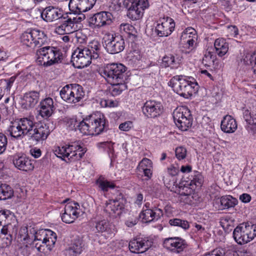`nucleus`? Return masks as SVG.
I'll use <instances>...</instances> for the list:
<instances>
[{
    "label": "nucleus",
    "mask_w": 256,
    "mask_h": 256,
    "mask_svg": "<svg viewBox=\"0 0 256 256\" xmlns=\"http://www.w3.org/2000/svg\"><path fill=\"white\" fill-rule=\"evenodd\" d=\"M21 238L32 244L40 256L48 254L53 248L56 240L55 232L49 229L38 230L32 226L22 227L20 230Z\"/></svg>",
    "instance_id": "1"
},
{
    "label": "nucleus",
    "mask_w": 256,
    "mask_h": 256,
    "mask_svg": "<svg viewBox=\"0 0 256 256\" xmlns=\"http://www.w3.org/2000/svg\"><path fill=\"white\" fill-rule=\"evenodd\" d=\"M168 85L174 92L185 98H188L196 94L199 88L194 78L182 75L173 76L169 82Z\"/></svg>",
    "instance_id": "2"
},
{
    "label": "nucleus",
    "mask_w": 256,
    "mask_h": 256,
    "mask_svg": "<svg viewBox=\"0 0 256 256\" xmlns=\"http://www.w3.org/2000/svg\"><path fill=\"white\" fill-rule=\"evenodd\" d=\"M104 115L97 112L80 122L77 127L83 134L98 135L104 130Z\"/></svg>",
    "instance_id": "3"
},
{
    "label": "nucleus",
    "mask_w": 256,
    "mask_h": 256,
    "mask_svg": "<svg viewBox=\"0 0 256 256\" xmlns=\"http://www.w3.org/2000/svg\"><path fill=\"white\" fill-rule=\"evenodd\" d=\"M86 152V148L80 142H75L68 144H65L56 148L55 154L58 158L67 162L80 160Z\"/></svg>",
    "instance_id": "4"
},
{
    "label": "nucleus",
    "mask_w": 256,
    "mask_h": 256,
    "mask_svg": "<svg viewBox=\"0 0 256 256\" xmlns=\"http://www.w3.org/2000/svg\"><path fill=\"white\" fill-rule=\"evenodd\" d=\"M36 62L40 66H49L60 62L62 54L58 48L46 46L36 50Z\"/></svg>",
    "instance_id": "5"
},
{
    "label": "nucleus",
    "mask_w": 256,
    "mask_h": 256,
    "mask_svg": "<svg viewBox=\"0 0 256 256\" xmlns=\"http://www.w3.org/2000/svg\"><path fill=\"white\" fill-rule=\"evenodd\" d=\"M232 234L237 244H248L256 236V225L248 222L240 224L234 229Z\"/></svg>",
    "instance_id": "6"
},
{
    "label": "nucleus",
    "mask_w": 256,
    "mask_h": 256,
    "mask_svg": "<svg viewBox=\"0 0 256 256\" xmlns=\"http://www.w3.org/2000/svg\"><path fill=\"white\" fill-rule=\"evenodd\" d=\"M21 42L24 45L34 48L40 47L47 40L44 32L38 28H30L23 32L20 37Z\"/></svg>",
    "instance_id": "7"
},
{
    "label": "nucleus",
    "mask_w": 256,
    "mask_h": 256,
    "mask_svg": "<svg viewBox=\"0 0 256 256\" xmlns=\"http://www.w3.org/2000/svg\"><path fill=\"white\" fill-rule=\"evenodd\" d=\"M126 67L120 63L107 64L100 70V75L108 83H114L118 80L126 79Z\"/></svg>",
    "instance_id": "8"
},
{
    "label": "nucleus",
    "mask_w": 256,
    "mask_h": 256,
    "mask_svg": "<svg viewBox=\"0 0 256 256\" xmlns=\"http://www.w3.org/2000/svg\"><path fill=\"white\" fill-rule=\"evenodd\" d=\"M61 98L69 104H76L80 102L84 96L82 86L78 84H67L60 92Z\"/></svg>",
    "instance_id": "9"
},
{
    "label": "nucleus",
    "mask_w": 256,
    "mask_h": 256,
    "mask_svg": "<svg viewBox=\"0 0 256 256\" xmlns=\"http://www.w3.org/2000/svg\"><path fill=\"white\" fill-rule=\"evenodd\" d=\"M123 4L128 10V18L132 20L142 18L144 10L149 6L148 0H124Z\"/></svg>",
    "instance_id": "10"
},
{
    "label": "nucleus",
    "mask_w": 256,
    "mask_h": 256,
    "mask_svg": "<svg viewBox=\"0 0 256 256\" xmlns=\"http://www.w3.org/2000/svg\"><path fill=\"white\" fill-rule=\"evenodd\" d=\"M104 40L106 50L110 54H118L124 48V40L120 35L107 33L104 35Z\"/></svg>",
    "instance_id": "11"
},
{
    "label": "nucleus",
    "mask_w": 256,
    "mask_h": 256,
    "mask_svg": "<svg viewBox=\"0 0 256 256\" xmlns=\"http://www.w3.org/2000/svg\"><path fill=\"white\" fill-rule=\"evenodd\" d=\"M174 20L168 16L160 17L156 22L154 32L158 36H168L174 30Z\"/></svg>",
    "instance_id": "12"
},
{
    "label": "nucleus",
    "mask_w": 256,
    "mask_h": 256,
    "mask_svg": "<svg viewBox=\"0 0 256 256\" xmlns=\"http://www.w3.org/2000/svg\"><path fill=\"white\" fill-rule=\"evenodd\" d=\"M93 58L82 47L77 48L72 53V62L74 67L82 68L88 66Z\"/></svg>",
    "instance_id": "13"
},
{
    "label": "nucleus",
    "mask_w": 256,
    "mask_h": 256,
    "mask_svg": "<svg viewBox=\"0 0 256 256\" xmlns=\"http://www.w3.org/2000/svg\"><path fill=\"white\" fill-rule=\"evenodd\" d=\"M82 212L78 203L70 201L65 205L64 212L62 214V222L67 224L73 222Z\"/></svg>",
    "instance_id": "14"
},
{
    "label": "nucleus",
    "mask_w": 256,
    "mask_h": 256,
    "mask_svg": "<svg viewBox=\"0 0 256 256\" xmlns=\"http://www.w3.org/2000/svg\"><path fill=\"white\" fill-rule=\"evenodd\" d=\"M114 16L108 12L102 11L94 14L90 19V26L93 28H100L112 22Z\"/></svg>",
    "instance_id": "15"
},
{
    "label": "nucleus",
    "mask_w": 256,
    "mask_h": 256,
    "mask_svg": "<svg viewBox=\"0 0 256 256\" xmlns=\"http://www.w3.org/2000/svg\"><path fill=\"white\" fill-rule=\"evenodd\" d=\"M124 201L122 198L106 200L104 206V212L112 217L120 216L124 212Z\"/></svg>",
    "instance_id": "16"
},
{
    "label": "nucleus",
    "mask_w": 256,
    "mask_h": 256,
    "mask_svg": "<svg viewBox=\"0 0 256 256\" xmlns=\"http://www.w3.org/2000/svg\"><path fill=\"white\" fill-rule=\"evenodd\" d=\"M163 216L162 210L159 208H150V204L146 202L140 214V218L143 222H150L157 220Z\"/></svg>",
    "instance_id": "17"
},
{
    "label": "nucleus",
    "mask_w": 256,
    "mask_h": 256,
    "mask_svg": "<svg viewBox=\"0 0 256 256\" xmlns=\"http://www.w3.org/2000/svg\"><path fill=\"white\" fill-rule=\"evenodd\" d=\"M142 114L148 118H154L162 112L163 107L160 102L154 100H147L142 108Z\"/></svg>",
    "instance_id": "18"
},
{
    "label": "nucleus",
    "mask_w": 256,
    "mask_h": 256,
    "mask_svg": "<svg viewBox=\"0 0 256 256\" xmlns=\"http://www.w3.org/2000/svg\"><path fill=\"white\" fill-rule=\"evenodd\" d=\"M181 40L184 44V48L188 49L187 52L192 51L196 46L198 35L196 30L191 28H188L182 32Z\"/></svg>",
    "instance_id": "19"
},
{
    "label": "nucleus",
    "mask_w": 256,
    "mask_h": 256,
    "mask_svg": "<svg viewBox=\"0 0 256 256\" xmlns=\"http://www.w3.org/2000/svg\"><path fill=\"white\" fill-rule=\"evenodd\" d=\"M34 128L29 136L30 139L36 142L46 140L51 131L48 124H38L34 125Z\"/></svg>",
    "instance_id": "20"
},
{
    "label": "nucleus",
    "mask_w": 256,
    "mask_h": 256,
    "mask_svg": "<svg viewBox=\"0 0 256 256\" xmlns=\"http://www.w3.org/2000/svg\"><path fill=\"white\" fill-rule=\"evenodd\" d=\"M96 0H70L68 4L70 10L72 12H84L90 10Z\"/></svg>",
    "instance_id": "21"
},
{
    "label": "nucleus",
    "mask_w": 256,
    "mask_h": 256,
    "mask_svg": "<svg viewBox=\"0 0 256 256\" xmlns=\"http://www.w3.org/2000/svg\"><path fill=\"white\" fill-rule=\"evenodd\" d=\"M95 228L97 232L106 238L114 236L116 232L114 225L105 219L97 220Z\"/></svg>",
    "instance_id": "22"
},
{
    "label": "nucleus",
    "mask_w": 256,
    "mask_h": 256,
    "mask_svg": "<svg viewBox=\"0 0 256 256\" xmlns=\"http://www.w3.org/2000/svg\"><path fill=\"white\" fill-rule=\"evenodd\" d=\"M164 248L179 253L184 250L187 244L186 241L178 237L168 238L164 242Z\"/></svg>",
    "instance_id": "23"
},
{
    "label": "nucleus",
    "mask_w": 256,
    "mask_h": 256,
    "mask_svg": "<svg viewBox=\"0 0 256 256\" xmlns=\"http://www.w3.org/2000/svg\"><path fill=\"white\" fill-rule=\"evenodd\" d=\"M152 242L146 238H136L129 243V248L133 253H142L152 246Z\"/></svg>",
    "instance_id": "24"
},
{
    "label": "nucleus",
    "mask_w": 256,
    "mask_h": 256,
    "mask_svg": "<svg viewBox=\"0 0 256 256\" xmlns=\"http://www.w3.org/2000/svg\"><path fill=\"white\" fill-rule=\"evenodd\" d=\"M12 163L14 166L20 170L28 172L32 170L34 168L32 161L24 154L14 156Z\"/></svg>",
    "instance_id": "25"
},
{
    "label": "nucleus",
    "mask_w": 256,
    "mask_h": 256,
    "mask_svg": "<svg viewBox=\"0 0 256 256\" xmlns=\"http://www.w3.org/2000/svg\"><path fill=\"white\" fill-rule=\"evenodd\" d=\"M62 18L64 20L60 25L56 27L55 32L58 34H64L75 32L77 29V25L74 24L71 16H67L66 17L63 16Z\"/></svg>",
    "instance_id": "26"
},
{
    "label": "nucleus",
    "mask_w": 256,
    "mask_h": 256,
    "mask_svg": "<svg viewBox=\"0 0 256 256\" xmlns=\"http://www.w3.org/2000/svg\"><path fill=\"white\" fill-rule=\"evenodd\" d=\"M152 162L148 158H144L136 167V172L139 175L144 176L146 180H150L152 176Z\"/></svg>",
    "instance_id": "27"
},
{
    "label": "nucleus",
    "mask_w": 256,
    "mask_h": 256,
    "mask_svg": "<svg viewBox=\"0 0 256 256\" xmlns=\"http://www.w3.org/2000/svg\"><path fill=\"white\" fill-rule=\"evenodd\" d=\"M41 17L46 22H52L63 17L62 11L54 6H48L41 12Z\"/></svg>",
    "instance_id": "28"
},
{
    "label": "nucleus",
    "mask_w": 256,
    "mask_h": 256,
    "mask_svg": "<svg viewBox=\"0 0 256 256\" xmlns=\"http://www.w3.org/2000/svg\"><path fill=\"white\" fill-rule=\"evenodd\" d=\"M238 204V200L230 195H226L216 199L214 206L218 210L233 208Z\"/></svg>",
    "instance_id": "29"
},
{
    "label": "nucleus",
    "mask_w": 256,
    "mask_h": 256,
    "mask_svg": "<svg viewBox=\"0 0 256 256\" xmlns=\"http://www.w3.org/2000/svg\"><path fill=\"white\" fill-rule=\"evenodd\" d=\"M40 94L36 91H32L25 94L22 101V106L26 109L34 107L38 102Z\"/></svg>",
    "instance_id": "30"
},
{
    "label": "nucleus",
    "mask_w": 256,
    "mask_h": 256,
    "mask_svg": "<svg viewBox=\"0 0 256 256\" xmlns=\"http://www.w3.org/2000/svg\"><path fill=\"white\" fill-rule=\"evenodd\" d=\"M54 110L53 100L50 98H47L42 100L40 102V109L39 114L43 118L50 117Z\"/></svg>",
    "instance_id": "31"
},
{
    "label": "nucleus",
    "mask_w": 256,
    "mask_h": 256,
    "mask_svg": "<svg viewBox=\"0 0 256 256\" xmlns=\"http://www.w3.org/2000/svg\"><path fill=\"white\" fill-rule=\"evenodd\" d=\"M238 128L236 120L230 115L224 116L222 120L220 128L222 132L230 134L234 132Z\"/></svg>",
    "instance_id": "32"
},
{
    "label": "nucleus",
    "mask_w": 256,
    "mask_h": 256,
    "mask_svg": "<svg viewBox=\"0 0 256 256\" xmlns=\"http://www.w3.org/2000/svg\"><path fill=\"white\" fill-rule=\"evenodd\" d=\"M244 118L246 122L245 126L247 130L251 134H256V113H251L248 110L244 112Z\"/></svg>",
    "instance_id": "33"
},
{
    "label": "nucleus",
    "mask_w": 256,
    "mask_h": 256,
    "mask_svg": "<svg viewBox=\"0 0 256 256\" xmlns=\"http://www.w3.org/2000/svg\"><path fill=\"white\" fill-rule=\"evenodd\" d=\"M8 132L11 137L16 140H22L25 134L18 120L11 122L8 128Z\"/></svg>",
    "instance_id": "34"
},
{
    "label": "nucleus",
    "mask_w": 256,
    "mask_h": 256,
    "mask_svg": "<svg viewBox=\"0 0 256 256\" xmlns=\"http://www.w3.org/2000/svg\"><path fill=\"white\" fill-rule=\"evenodd\" d=\"M101 45L96 40L90 42L86 46L83 48L84 50L90 54L94 60L98 58L100 54Z\"/></svg>",
    "instance_id": "35"
},
{
    "label": "nucleus",
    "mask_w": 256,
    "mask_h": 256,
    "mask_svg": "<svg viewBox=\"0 0 256 256\" xmlns=\"http://www.w3.org/2000/svg\"><path fill=\"white\" fill-rule=\"evenodd\" d=\"M216 54L219 56L225 55L228 50V44L224 38L216 40L214 44Z\"/></svg>",
    "instance_id": "36"
},
{
    "label": "nucleus",
    "mask_w": 256,
    "mask_h": 256,
    "mask_svg": "<svg viewBox=\"0 0 256 256\" xmlns=\"http://www.w3.org/2000/svg\"><path fill=\"white\" fill-rule=\"evenodd\" d=\"M190 113L189 109L184 106L177 107L173 112V118L175 124L180 121V119L189 116Z\"/></svg>",
    "instance_id": "37"
},
{
    "label": "nucleus",
    "mask_w": 256,
    "mask_h": 256,
    "mask_svg": "<svg viewBox=\"0 0 256 256\" xmlns=\"http://www.w3.org/2000/svg\"><path fill=\"white\" fill-rule=\"evenodd\" d=\"M111 84L110 92L113 96L120 94L122 91L126 90L127 86L125 83V79L118 80L116 82L110 83Z\"/></svg>",
    "instance_id": "38"
},
{
    "label": "nucleus",
    "mask_w": 256,
    "mask_h": 256,
    "mask_svg": "<svg viewBox=\"0 0 256 256\" xmlns=\"http://www.w3.org/2000/svg\"><path fill=\"white\" fill-rule=\"evenodd\" d=\"M18 121L24 132L25 136L28 133L30 134V132L32 130L34 126L33 120L31 118H22L18 120Z\"/></svg>",
    "instance_id": "39"
},
{
    "label": "nucleus",
    "mask_w": 256,
    "mask_h": 256,
    "mask_svg": "<svg viewBox=\"0 0 256 256\" xmlns=\"http://www.w3.org/2000/svg\"><path fill=\"white\" fill-rule=\"evenodd\" d=\"M119 30L121 34H127L130 37L134 38L136 36V28L129 23H122L119 26Z\"/></svg>",
    "instance_id": "40"
},
{
    "label": "nucleus",
    "mask_w": 256,
    "mask_h": 256,
    "mask_svg": "<svg viewBox=\"0 0 256 256\" xmlns=\"http://www.w3.org/2000/svg\"><path fill=\"white\" fill-rule=\"evenodd\" d=\"M13 194V190L10 186L0 182V200L11 198Z\"/></svg>",
    "instance_id": "41"
},
{
    "label": "nucleus",
    "mask_w": 256,
    "mask_h": 256,
    "mask_svg": "<svg viewBox=\"0 0 256 256\" xmlns=\"http://www.w3.org/2000/svg\"><path fill=\"white\" fill-rule=\"evenodd\" d=\"M180 122L176 124L177 127L182 131H186L191 127L192 124V118L191 114L189 116L180 119Z\"/></svg>",
    "instance_id": "42"
},
{
    "label": "nucleus",
    "mask_w": 256,
    "mask_h": 256,
    "mask_svg": "<svg viewBox=\"0 0 256 256\" xmlns=\"http://www.w3.org/2000/svg\"><path fill=\"white\" fill-rule=\"evenodd\" d=\"M162 64L165 68L170 67L174 68L178 67V62L173 55L168 54L164 56Z\"/></svg>",
    "instance_id": "43"
},
{
    "label": "nucleus",
    "mask_w": 256,
    "mask_h": 256,
    "mask_svg": "<svg viewBox=\"0 0 256 256\" xmlns=\"http://www.w3.org/2000/svg\"><path fill=\"white\" fill-rule=\"evenodd\" d=\"M114 144L112 142H104L98 144V146L100 148L103 149L104 150L107 152L109 157L112 159L116 156L114 146Z\"/></svg>",
    "instance_id": "44"
},
{
    "label": "nucleus",
    "mask_w": 256,
    "mask_h": 256,
    "mask_svg": "<svg viewBox=\"0 0 256 256\" xmlns=\"http://www.w3.org/2000/svg\"><path fill=\"white\" fill-rule=\"evenodd\" d=\"M83 246L84 244L82 240L78 238L74 240L70 247V250L75 255L78 254L82 251Z\"/></svg>",
    "instance_id": "45"
},
{
    "label": "nucleus",
    "mask_w": 256,
    "mask_h": 256,
    "mask_svg": "<svg viewBox=\"0 0 256 256\" xmlns=\"http://www.w3.org/2000/svg\"><path fill=\"white\" fill-rule=\"evenodd\" d=\"M216 56L210 50H207L202 58V64L206 66H210L214 63Z\"/></svg>",
    "instance_id": "46"
},
{
    "label": "nucleus",
    "mask_w": 256,
    "mask_h": 256,
    "mask_svg": "<svg viewBox=\"0 0 256 256\" xmlns=\"http://www.w3.org/2000/svg\"><path fill=\"white\" fill-rule=\"evenodd\" d=\"M96 184L99 188L104 192H107L109 188H115V184L114 182L101 178L96 180Z\"/></svg>",
    "instance_id": "47"
},
{
    "label": "nucleus",
    "mask_w": 256,
    "mask_h": 256,
    "mask_svg": "<svg viewBox=\"0 0 256 256\" xmlns=\"http://www.w3.org/2000/svg\"><path fill=\"white\" fill-rule=\"evenodd\" d=\"M169 223L171 226H178L184 230L188 229L190 226L188 222L186 220H182L178 218L170 220Z\"/></svg>",
    "instance_id": "48"
},
{
    "label": "nucleus",
    "mask_w": 256,
    "mask_h": 256,
    "mask_svg": "<svg viewBox=\"0 0 256 256\" xmlns=\"http://www.w3.org/2000/svg\"><path fill=\"white\" fill-rule=\"evenodd\" d=\"M175 154L176 158L179 160H181L186 158L187 151L184 147L180 146L176 148Z\"/></svg>",
    "instance_id": "49"
},
{
    "label": "nucleus",
    "mask_w": 256,
    "mask_h": 256,
    "mask_svg": "<svg viewBox=\"0 0 256 256\" xmlns=\"http://www.w3.org/2000/svg\"><path fill=\"white\" fill-rule=\"evenodd\" d=\"M8 144V139L6 136L0 132V154H2L6 150Z\"/></svg>",
    "instance_id": "50"
},
{
    "label": "nucleus",
    "mask_w": 256,
    "mask_h": 256,
    "mask_svg": "<svg viewBox=\"0 0 256 256\" xmlns=\"http://www.w3.org/2000/svg\"><path fill=\"white\" fill-rule=\"evenodd\" d=\"M232 222V220L230 216H224L220 219V224L224 229L228 228Z\"/></svg>",
    "instance_id": "51"
},
{
    "label": "nucleus",
    "mask_w": 256,
    "mask_h": 256,
    "mask_svg": "<svg viewBox=\"0 0 256 256\" xmlns=\"http://www.w3.org/2000/svg\"><path fill=\"white\" fill-rule=\"evenodd\" d=\"M204 182V177L200 173L196 174L191 181V184H194L196 186L200 187Z\"/></svg>",
    "instance_id": "52"
},
{
    "label": "nucleus",
    "mask_w": 256,
    "mask_h": 256,
    "mask_svg": "<svg viewBox=\"0 0 256 256\" xmlns=\"http://www.w3.org/2000/svg\"><path fill=\"white\" fill-rule=\"evenodd\" d=\"M74 14H70V16L74 22V24L77 25L78 24L84 20L86 18L85 16L82 14V12H73Z\"/></svg>",
    "instance_id": "53"
},
{
    "label": "nucleus",
    "mask_w": 256,
    "mask_h": 256,
    "mask_svg": "<svg viewBox=\"0 0 256 256\" xmlns=\"http://www.w3.org/2000/svg\"><path fill=\"white\" fill-rule=\"evenodd\" d=\"M179 170L178 166L171 165L167 168L166 172L170 176H174L178 174Z\"/></svg>",
    "instance_id": "54"
},
{
    "label": "nucleus",
    "mask_w": 256,
    "mask_h": 256,
    "mask_svg": "<svg viewBox=\"0 0 256 256\" xmlns=\"http://www.w3.org/2000/svg\"><path fill=\"white\" fill-rule=\"evenodd\" d=\"M133 127V123L132 121H126L122 123L119 126V128L122 131H128Z\"/></svg>",
    "instance_id": "55"
},
{
    "label": "nucleus",
    "mask_w": 256,
    "mask_h": 256,
    "mask_svg": "<svg viewBox=\"0 0 256 256\" xmlns=\"http://www.w3.org/2000/svg\"><path fill=\"white\" fill-rule=\"evenodd\" d=\"M224 252L222 249L216 248L204 254L203 256H224Z\"/></svg>",
    "instance_id": "56"
},
{
    "label": "nucleus",
    "mask_w": 256,
    "mask_h": 256,
    "mask_svg": "<svg viewBox=\"0 0 256 256\" xmlns=\"http://www.w3.org/2000/svg\"><path fill=\"white\" fill-rule=\"evenodd\" d=\"M12 236L10 234H7L6 236H4L2 238V246L3 247H8L10 246L12 242Z\"/></svg>",
    "instance_id": "57"
},
{
    "label": "nucleus",
    "mask_w": 256,
    "mask_h": 256,
    "mask_svg": "<svg viewBox=\"0 0 256 256\" xmlns=\"http://www.w3.org/2000/svg\"><path fill=\"white\" fill-rule=\"evenodd\" d=\"M228 30L230 34L234 37H236L238 34V30L235 26H228Z\"/></svg>",
    "instance_id": "58"
},
{
    "label": "nucleus",
    "mask_w": 256,
    "mask_h": 256,
    "mask_svg": "<svg viewBox=\"0 0 256 256\" xmlns=\"http://www.w3.org/2000/svg\"><path fill=\"white\" fill-rule=\"evenodd\" d=\"M250 64L252 66L254 73L256 74V52L250 56Z\"/></svg>",
    "instance_id": "59"
},
{
    "label": "nucleus",
    "mask_w": 256,
    "mask_h": 256,
    "mask_svg": "<svg viewBox=\"0 0 256 256\" xmlns=\"http://www.w3.org/2000/svg\"><path fill=\"white\" fill-rule=\"evenodd\" d=\"M234 256H252L250 252L245 250H240L236 251L233 254Z\"/></svg>",
    "instance_id": "60"
},
{
    "label": "nucleus",
    "mask_w": 256,
    "mask_h": 256,
    "mask_svg": "<svg viewBox=\"0 0 256 256\" xmlns=\"http://www.w3.org/2000/svg\"><path fill=\"white\" fill-rule=\"evenodd\" d=\"M16 76H11L10 78L5 80V82L6 84V88L7 89V90H10L14 82L16 80Z\"/></svg>",
    "instance_id": "61"
},
{
    "label": "nucleus",
    "mask_w": 256,
    "mask_h": 256,
    "mask_svg": "<svg viewBox=\"0 0 256 256\" xmlns=\"http://www.w3.org/2000/svg\"><path fill=\"white\" fill-rule=\"evenodd\" d=\"M30 154L34 158H38L42 154V152L40 148H34L30 150Z\"/></svg>",
    "instance_id": "62"
},
{
    "label": "nucleus",
    "mask_w": 256,
    "mask_h": 256,
    "mask_svg": "<svg viewBox=\"0 0 256 256\" xmlns=\"http://www.w3.org/2000/svg\"><path fill=\"white\" fill-rule=\"evenodd\" d=\"M240 200L244 203L249 202L251 200V196L248 194H242L240 196Z\"/></svg>",
    "instance_id": "63"
},
{
    "label": "nucleus",
    "mask_w": 256,
    "mask_h": 256,
    "mask_svg": "<svg viewBox=\"0 0 256 256\" xmlns=\"http://www.w3.org/2000/svg\"><path fill=\"white\" fill-rule=\"evenodd\" d=\"M138 222L136 218H130L126 221V224L128 227H132L136 225Z\"/></svg>",
    "instance_id": "64"
}]
</instances>
